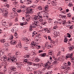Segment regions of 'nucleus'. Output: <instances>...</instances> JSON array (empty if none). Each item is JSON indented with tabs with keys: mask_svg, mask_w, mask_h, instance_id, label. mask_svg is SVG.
Here are the masks:
<instances>
[{
	"mask_svg": "<svg viewBox=\"0 0 74 74\" xmlns=\"http://www.w3.org/2000/svg\"><path fill=\"white\" fill-rule=\"evenodd\" d=\"M2 22H3V23L2 24V25H5L6 24V23H5V21L4 22V21H2Z\"/></svg>",
	"mask_w": 74,
	"mask_h": 74,
	"instance_id": "obj_51",
	"label": "nucleus"
},
{
	"mask_svg": "<svg viewBox=\"0 0 74 74\" xmlns=\"http://www.w3.org/2000/svg\"><path fill=\"white\" fill-rule=\"evenodd\" d=\"M5 12V13L3 14V16H7L8 15V11L7 10V9L5 8L0 9V12L1 13H3V12Z\"/></svg>",
	"mask_w": 74,
	"mask_h": 74,
	"instance_id": "obj_2",
	"label": "nucleus"
},
{
	"mask_svg": "<svg viewBox=\"0 0 74 74\" xmlns=\"http://www.w3.org/2000/svg\"><path fill=\"white\" fill-rule=\"evenodd\" d=\"M57 28H58V27H57V26H54L53 27V29H57Z\"/></svg>",
	"mask_w": 74,
	"mask_h": 74,
	"instance_id": "obj_58",
	"label": "nucleus"
},
{
	"mask_svg": "<svg viewBox=\"0 0 74 74\" xmlns=\"http://www.w3.org/2000/svg\"><path fill=\"white\" fill-rule=\"evenodd\" d=\"M24 63L27 64V65H33V66H38L39 65V64H36L31 62H29L28 60L26 59H25V60L24 61Z\"/></svg>",
	"mask_w": 74,
	"mask_h": 74,
	"instance_id": "obj_1",
	"label": "nucleus"
},
{
	"mask_svg": "<svg viewBox=\"0 0 74 74\" xmlns=\"http://www.w3.org/2000/svg\"><path fill=\"white\" fill-rule=\"evenodd\" d=\"M12 10L13 11H14V12H16L17 11V10H16V9L15 8H13L12 9Z\"/></svg>",
	"mask_w": 74,
	"mask_h": 74,
	"instance_id": "obj_45",
	"label": "nucleus"
},
{
	"mask_svg": "<svg viewBox=\"0 0 74 74\" xmlns=\"http://www.w3.org/2000/svg\"><path fill=\"white\" fill-rule=\"evenodd\" d=\"M47 24V22L45 21L42 23V24L43 25H45V26H46V25Z\"/></svg>",
	"mask_w": 74,
	"mask_h": 74,
	"instance_id": "obj_36",
	"label": "nucleus"
},
{
	"mask_svg": "<svg viewBox=\"0 0 74 74\" xmlns=\"http://www.w3.org/2000/svg\"><path fill=\"white\" fill-rule=\"evenodd\" d=\"M60 55H61V51H58L57 54L58 56H60Z\"/></svg>",
	"mask_w": 74,
	"mask_h": 74,
	"instance_id": "obj_47",
	"label": "nucleus"
},
{
	"mask_svg": "<svg viewBox=\"0 0 74 74\" xmlns=\"http://www.w3.org/2000/svg\"><path fill=\"white\" fill-rule=\"evenodd\" d=\"M4 45L5 46V47H8V46H10L9 44L8 43H6L5 44H4Z\"/></svg>",
	"mask_w": 74,
	"mask_h": 74,
	"instance_id": "obj_35",
	"label": "nucleus"
},
{
	"mask_svg": "<svg viewBox=\"0 0 74 74\" xmlns=\"http://www.w3.org/2000/svg\"><path fill=\"white\" fill-rule=\"evenodd\" d=\"M67 37H69V38H70L71 37V35L70 34H69V33L67 34Z\"/></svg>",
	"mask_w": 74,
	"mask_h": 74,
	"instance_id": "obj_48",
	"label": "nucleus"
},
{
	"mask_svg": "<svg viewBox=\"0 0 74 74\" xmlns=\"http://www.w3.org/2000/svg\"><path fill=\"white\" fill-rule=\"evenodd\" d=\"M63 64L64 66L66 67V68H69V66H67V63H64Z\"/></svg>",
	"mask_w": 74,
	"mask_h": 74,
	"instance_id": "obj_27",
	"label": "nucleus"
},
{
	"mask_svg": "<svg viewBox=\"0 0 74 74\" xmlns=\"http://www.w3.org/2000/svg\"><path fill=\"white\" fill-rule=\"evenodd\" d=\"M16 55H21V53L19 51H17L16 52Z\"/></svg>",
	"mask_w": 74,
	"mask_h": 74,
	"instance_id": "obj_29",
	"label": "nucleus"
},
{
	"mask_svg": "<svg viewBox=\"0 0 74 74\" xmlns=\"http://www.w3.org/2000/svg\"><path fill=\"white\" fill-rule=\"evenodd\" d=\"M6 41V40L4 39H2L1 40V42H2V43H4V42H5Z\"/></svg>",
	"mask_w": 74,
	"mask_h": 74,
	"instance_id": "obj_26",
	"label": "nucleus"
},
{
	"mask_svg": "<svg viewBox=\"0 0 74 74\" xmlns=\"http://www.w3.org/2000/svg\"><path fill=\"white\" fill-rule=\"evenodd\" d=\"M14 28V29L15 31H18V29L16 27H15V28Z\"/></svg>",
	"mask_w": 74,
	"mask_h": 74,
	"instance_id": "obj_60",
	"label": "nucleus"
},
{
	"mask_svg": "<svg viewBox=\"0 0 74 74\" xmlns=\"http://www.w3.org/2000/svg\"><path fill=\"white\" fill-rule=\"evenodd\" d=\"M52 20L51 19V18H49L48 19V22H49V23H51V21H52Z\"/></svg>",
	"mask_w": 74,
	"mask_h": 74,
	"instance_id": "obj_43",
	"label": "nucleus"
},
{
	"mask_svg": "<svg viewBox=\"0 0 74 74\" xmlns=\"http://www.w3.org/2000/svg\"><path fill=\"white\" fill-rule=\"evenodd\" d=\"M18 3L17 1H15L13 3V4H14V5H16V4H18Z\"/></svg>",
	"mask_w": 74,
	"mask_h": 74,
	"instance_id": "obj_53",
	"label": "nucleus"
},
{
	"mask_svg": "<svg viewBox=\"0 0 74 74\" xmlns=\"http://www.w3.org/2000/svg\"><path fill=\"white\" fill-rule=\"evenodd\" d=\"M45 7V10H48V5H46Z\"/></svg>",
	"mask_w": 74,
	"mask_h": 74,
	"instance_id": "obj_44",
	"label": "nucleus"
},
{
	"mask_svg": "<svg viewBox=\"0 0 74 74\" xmlns=\"http://www.w3.org/2000/svg\"><path fill=\"white\" fill-rule=\"evenodd\" d=\"M21 40L22 41H25L26 40V38H23L21 39Z\"/></svg>",
	"mask_w": 74,
	"mask_h": 74,
	"instance_id": "obj_59",
	"label": "nucleus"
},
{
	"mask_svg": "<svg viewBox=\"0 0 74 74\" xmlns=\"http://www.w3.org/2000/svg\"><path fill=\"white\" fill-rule=\"evenodd\" d=\"M74 46H70V47H69V49H74Z\"/></svg>",
	"mask_w": 74,
	"mask_h": 74,
	"instance_id": "obj_31",
	"label": "nucleus"
},
{
	"mask_svg": "<svg viewBox=\"0 0 74 74\" xmlns=\"http://www.w3.org/2000/svg\"><path fill=\"white\" fill-rule=\"evenodd\" d=\"M10 69L11 70H12V71H13L14 74H18V72L16 71L15 66H12L11 67Z\"/></svg>",
	"mask_w": 74,
	"mask_h": 74,
	"instance_id": "obj_9",
	"label": "nucleus"
},
{
	"mask_svg": "<svg viewBox=\"0 0 74 74\" xmlns=\"http://www.w3.org/2000/svg\"><path fill=\"white\" fill-rule=\"evenodd\" d=\"M40 12H39V13H37V15H38V17L39 18H42V16H41V14H40Z\"/></svg>",
	"mask_w": 74,
	"mask_h": 74,
	"instance_id": "obj_24",
	"label": "nucleus"
},
{
	"mask_svg": "<svg viewBox=\"0 0 74 74\" xmlns=\"http://www.w3.org/2000/svg\"><path fill=\"white\" fill-rule=\"evenodd\" d=\"M36 42H32L31 43V45H32V47H33V46H36Z\"/></svg>",
	"mask_w": 74,
	"mask_h": 74,
	"instance_id": "obj_25",
	"label": "nucleus"
},
{
	"mask_svg": "<svg viewBox=\"0 0 74 74\" xmlns=\"http://www.w3.org/2000/svg\"><path fill=\"white\" fill-rule=\"evenodd\" d=\"M33 28H36L37 26L39 25V22L38 21H35L34 24L32 25Z\"/></svg>",
	"mask_w": 74,
	"mask_h": 74,
	"instance_id": "obj_4",
	"label": "nucleus"
},
{
	"mask_svg": "<svg viewBox=\"0 0 74 74\" xmlns=\"http://www.w3.org/2000/svg\"><path fill=\"white\" fill-rule=\"evenodd\" d=\"M11 31H12V33H14V31H15V29H14V28H13V29H12L11 30Z\"/></svg>",
	"mask_w": 74,
	"mask_h": 74,
	"instance_id": "obj_57",
	"label": "nucleus"
},
{
	"mask_svg": "<svg viewBox=\"0 0 74 74\" xmlns=\"http://www.w3.org/2000/svg\"><path fill=\"white\" fill-rule=\"evenodd\" d=\"M51 43H52L53 44H54L55 43V41H54L53 40H50Z\"/></svg>",
	"mask_w": 74,
	"mask_h": 74,
	"instance_id": "obj_33",
	"label": "nucleus"
},
{
	"mask_svg": "<svg viewBox=\"0 0 74 74\" xmlns=\"http://www.w3.org/2000/svg\"><path fill=\"white\" fill-rule=\"evenodd\" d=\"M34 74H43V72L41 71V70H38L37 72L35 71L34 72Z\"/></svg>",
	"mask_w": 74,
	"mask_h": 74,
	"instance_id": "obj_10",
	"label": "nucleus"
},
{
	"mask_svg": "<svg viewBox=\"0 0 74 74\" xmlns=\"http://www.w3.org/2000/svg\"><path fill=\"white\" fill-rule=\"evenodd\" d=\"M38 21H39L40 22H42L43 21H44V20L43 19H40V18L39 19H38Z\"/></svg>",
	"mask_w": 74,
	"mask_h": 74,
	"instance_id": "obj_46",
	"label": "nucleus"
},
{
	"mask_svg": "<svg viewBox=\"0 0 74 74\" xmlns=\"http://www.w3.org/2000/svg\"><path fill=\"white\" fill-rule=\"evenodd\" d=\"M21 7L22 8H26V6L24 5H22Z\"/></svg>",
	"mask_w": 74,
	"mask_h": 74,
	"instance_id": "obj_64",
	"label": "nucleus"
},
{
	"mask_svg": "<svg viewBox=\"0 0 74 74\" xmlns=\"http://www.w3.org/2000/svg\"><path fill=\"white\" fill-rule=\"evenodd\" d=\"M3 71L4 72H6V71H7V68H6V66H4Z\"/></svg>",
	"mask_w": 74,
	"mask_h": 74,
	"instance_id": "obj_41",
	"label": "nucleus"
},
{
	"mask_svg": "<svg viewBox=\"0 0 74 74\" xmlns=\"http://www.w3.org/2000/svg\"><path fill=\"white\" fill-rule=\"evenodd\" d=\"M64 73H65V74H66L67 73H68L69 72H68L67 70H64Z\"/></svg>",
	"mask_w": 74,
	"mask_h": 74,
	"instance_id": "obj_40",
	"label": "nucleus"
},
{
	"mask_svg": "<svg viewBox=\"0 0 74 74\" xmlns=\"http://www.w3.org/2000/svg\"><path fill=\"white\" fill-rule=\"evenodd\" d=\"M52 61H53L54 62H55V63H57V61H58V60L57 59H56L55 60H52Z\"/></svg>",
	"mask_w": 74,
	"mask_h": 74,
	"instance_id": "obj_55",
	"label": "nucleus"
},
{
	"mask_svg": "<svg viewBox=\"0 0 74 74\" xmlns=\"http://www.w3.org/2000/svg\"><path fill=\"white\" fill-rule=\"evenodd\" d=\"M36 7V5H34L33 6H31V7L29 8H27V11H28L27 12L29 13V14H32V13H33L34 12V10L32 8H33V7Z\"/></svg>",
	"mask_w": 74,
	"mask_h": 74,
	"instance_id": "obj_3",
	"label": "nucleus"
},
{
	"mask_svg": "<svg viewBox=\"0 0 74 74\" xmlns=\"http://www.w3.org/2000/svg\"><path fill=\"white\" fill-rule=\"evenodd\" d=\"M33 19L34 21L38 20V19H40V18H38V17L36 15H34L33 18Z\"/></svg>",
	"mask_w": 74,
	"mask_h": 74,
	"instance_id": "obj_13",
	"label": "nucleus"
},
{
	"mask_svg": "<svg viewBox=\"0 0 74 74\" xmlns=\"http://www.w3.org/2000/svg\"><path fill=\"white\" fill-rule=\"evenodd\" d=\"M48 39H49V40H50V41H51V37H50V36H48Z\"/></svg>",
	"mask_w": 74,
	"mask_h": 74,
	"instance_id": "obj_63",
	"label": "nucleus"
},
{
	"mask_svg": "<svg viewBox=\"0 0 74 74\" xmlns=\"http://www.w3.org/2000/svg\"><path fill=\"white\" fill-rule=\"evenodd\" d=\"M1 58L3 60V61H4V62H5V61L7 60V56L5 55H4L3 56H1Z\"/></svg>",
	"mask_w": 74,
	"mask_h": 74,
	"instance_id": "obj_12",
	"label": "nucleus"
},
{
	"mask_svg": "<svg viewBox=\"0 0 74 74\" xmlns=\"http://www.w3.org/2000/svg\"><path fill=\"white\" fill-rule=\"evenodd\" d=\"M64 40L65 42H67L69 41V40H68V39H67V38H65Z\"/></svg>",
	"mask_w": 74,
	"mask_h": 74,
	"instance_id": "obj_32",
	"label": "nucleus"
},
{
	"mask_svg": "<svg viewBox=\"0 0 74 74\" xmlns=\"http://www.w3.org/2000/svg\"><path fill=\"white\" fill-rule=\"evenodd\" d=\"M56 0H52L51 3L52 5H55V1Z\"/></svg>",
	"mask_w": 74,
	"mask_h": 74,
	"instance_id": "obj_28",
	"label": "nucleus"
},
{
	"mask_svg": "<svg viewBox=\"0 0 74 74\" xmlns=\"http://www.w3.org/2000/svg\"><path fill=\"white\" fill-rule=\"evenodd\" d=\"M52 73V71H49L47 73H45V74H51Z\"/></svg>",
	"mask_w": 74,
	"mask_h": 74,
	"instance_id": "obj_49",
	"label": "nucleus"
},
{
	"mask_svg": "<svg viewBox=\"0 0 74 74\" xmlns=\"http://www.w3.org/2000/svg\"><path fill=\"white\" fill-rule=\"evenodd\" d=\"M38 9L39 10H42V8L41 6H39L38 8Z\"/></svg>",
	"mask_w": 74,
	"mask_h": 74,
	"instance_id": "obj_38",
	"label": "nucleus"
},
{
	"mask_svg": "<svg viewBox=\"0 0 74 74\" xmlns=\"http://www.w3.org/2000/svg\"><path fill=\"white\" fill-rule=\"evenodd\" d=\"M66 57L67 59H68V58H70L71 59V60H74V58H73V54H70V53H67L66 55Z\"/></svg>",
	"mask_w": 74,
	"mask_h": 74,
	"instance_id": "obj_5",
	"label": "nucleus"
},
{
	"mask_svg": "<svg viewBox=\"0 0 74 74\" xmlns=\"http://www.w3.org/2000/svg\"><path fill=\"white\" fill-rule=\"evenodd\" d=\"M30 56V54H27V55H25L24 57L25 58H29Z\"/></svg>",
	"mask_w": 74,
	"mask_h": 74,
	"instance_id": "obj_21",
	"label": "nucleus"
},
{
	"mask_svg": "<svg viewBox=\"0 0 74 74\" xmlns=\"http://www.w3.org/2000/svg\"><path fill=\"white\" fill-rule=\"evenodd\" d=\"M27 70H28V71H32V70L30 69V68L29 67H28L27 69Z\"/></svg>",
	"mask_w": 74,
	"mask_h": 74,
	"instance_id": "obj_54",
	"label": "nucleus"
},
{
	"mask_svg": "<svg viewBox=\"0 0 74 74\" xmlns=\"http://www.w3.org/2000/svg\"><path fill=\"white\" fill-rule=\"evenodd\" d=\"M4 52H3V51H0V54L1 55V56H4V55H3V54H4Z\"/></svg>",
	"mask_w": 74,
	"mask_h": 74,
	"instance_id": "obj_39",
	"label": "nucleus"
},
{
	"mask_svg": "<svg viewBox=\"0 0 74 74\" xmlns=\"http://www.w3.org/2000/svg\"><path fill=\"white\" fill-rule=\"evenodd\" d=\"M37 32L36 31H34L33 32H32V37H34V35L35 36H37Z\"/></svg>",
	"mask_w": 74,
	"mask_h": 74,
	"instance_id": "obj_17",
	"label": "nucleus"
},
{
	"mask_svg": "<svg viewBox=\"0 0 74 74\" xmlns=\"http://www.w3.org/2000/svg\"><path fill=\"white\" fill-rule=\"evenodd\" d=\"M47 43H48L47 42L45 44V45L47 48L49 49L50 48H53V47H52V44H47Z\"/></svg>",
	"mask_w": 74,
	"mask_h": 74,
	"instance_id": "obj_8",
	"label": "nucleus"
},
{
	"mask_svg": "<svg viewBox=\"0 0 74 74\" xmlns=\"http://www.w3.org/2000/svg\"><path fill=\"white\" fill-rule=\"evenodd\" d=\"M40 56L41 57H45L46 56V53H44L43 54H40Z\"/></svg>",
	"mask_w": 74,
	"mask_h": 74,
	"instance_id": "obj_22",
	"label": "nucleus"
},
{
	"mask_svg": "<svg viewBox=\"0 0 74 74\" xmlns=\"http://www.w3.org/2000/svg\"><path fill=\"white\" fill-rule=\"evenodd\" d=\"M16 67L18 68V69H21V67H22V64H18L16 66Z\"/></svg>",
	"mask_w": 74,
	"mask_h": 74,
	"instance_id": "obj_19",
	"label": "nucleus"
},
{
	"mask_svg": "<svg viewBox=\"0 0 74 74\" xmlns=\"http://www.w3.org/2000/svg\"><path fill=\"white\" fill-rule=\"evenodd\" d=\"M49 64H50V62H47L45 64L44 66L45 67V68H43V69H42V71H45V69L47 68V67H48Z\"/></svg>",
	"mask_w": 74,
	"mask_h": 74,
	"instance_id": "obj_6",
	"label": "nucleus"
},
{
	"mask_svg": "<svg viewBox=\"0 0 74 74\" xmlns=\"http://www.w3.org/2000/svg\"><path fill=\"white\" fill-rule=\"evenodd\" d=\"M10 18L11 19H13L14 18V16L13 14V13H12L10 14Z\"/></svg>",
	"mask_w": 74,
	"mask_h": 74,
	"instance_id": "obj_20",
	"label": "nucleus"
},
{
	"mask_svg": "<svg viewBox=\"0 0 74 74\" xmlns=\"http://www.w3.org/2000/svg\"><path fill=\"white\" fill-rule=\"evenodd\" d=\"M18 45L19 46V48H22V46L21 45V42H20V43L18 44Z\"/></svg>",
	"mask_w": 74,
	"mask_h": 74,
	"instance_id": "obj_42",
	"label": "nucleus"
},
{
	"mask_svg": "<svg viewBox=\"0 0 74 74\" xmlns=\"http://www.w3.org/2000/svg\"><path fill=\"white\" fill-rule=\"evenodd\" d=\"M61 69H67L68 70H70V67H69V68H66V67L64 66V65L61 66Z\"/></svg>",
	"mask_w": 74,
	"mask_h": 74,
	"instance_id": "obj_18",
	"label": "nucleus"
},
{
	"mask_svg": "<svg viewBox=\"0 0 74 74\" xmlns=\"http://www.w3.org/2000/svg\"><path fill=\"white\" fill-rule=\"evenodd\" d=\"M40 61V59L38 58H36L34 60V61L35 62H38Z\"/></svg>",
	"mask_w": 74,
	"mask_h": 74,
	"instance_id": "obj_30",
	"label": "nucleus"
},
{
	"mask_svg": "<svg viewBox=\"0 0 74 74\" xmlns=\"http://www.w3.org/2000/svg\"><path fill=\"white\" fill-rule=\"evenodd\" d=\"M43 12H44L45 13L43 14V16L44 17H46V18L48 17V14L45 11H42Z\"/></svg>",
	"mask_w": 74,
	"mask_h": 74,
	"instance_id": "obj_11",
	"label": "nucleus"
},
{
	"mask_svg": "<svg viewBox=\"0 0 74 74\" xmlns=\"http://www.w3.org/2000/svg\"><path fill=\"white\" fill-rule=\"evenodd\" d=\"M16 60V56H13L10 59V62H15V60Z\"/></svg>",
	"mask_w": 74,
	"mask_h": 74,
	"instance_id": "obj_7",
	"label": "nucleus"
},
{
	"mask_svg": "<svg viewBox=\"0 0 74 74\" xmlns=\"http://www.w3.org/2000/svg\"><path fill=\"white\" fill-rule=\"evenodd\" d=\"M17 11L18 12V13H20V12H22V10L20 9H18V10H17Z\"/></svg>",
	"mask_w": 74,
	"mask_h": 74,
	"instance_id": "obj_52",
	"label": "nucleus"
},
{
	"mask_svg": "<svg viewBox=\"0 0 74 74\" xmlns=\"http://www.w3.org/2000/svg\"><path fill=\"white\" fill-rule=\"evenodd\" d=\"M51 29H47V33H51Z\"/></svg>",
	"mask_w": 74,
	"mask_h": 74,
	"instance_id": "obj_37",
	"label": "nucleus"
},
{
	"mask_svg": "<svg viewBox=\"0 0 74 74\" xmlns=\"http://www.w3.org/2000/svg\"><path fill=\"white\" fill-rule=\"evenodd\" d=\"M16 43H17V41H16L15 40L11 41L10 42V44H11V45H15Z\"/></svg>",
	"mask_w": 74,
	"mask_h": 74,
	"instance_id": "obj_14",
	"label": "nucleus"
},
{
	"mask_svg": "<svg viewBox=\"0 0 74 74\" xmlns=\"http://www.w3.org/2000/svg\"><path fill=\"white\" fill-rule=\"evenodd\" d=\"M67 63L68 66H70V65H71V62H70L68 61Z\"/></svg>",
	"mask_w": 74,
	"mask_h": 74,
	"instance_id": "obj_61",
	"label": "nucleus"
},
{
	"mask_svg": "<svg viewBox=\"0 0 74 74\" xmlns=\"http://www.w3.org/2000/svg\"><path fill=\"white\" fill-rule=\"evenodd\" d=\"M58 60H59V61H62V58H61L59 57L58 58Z\"/></svg>",
	"mask_w": 74,
	"mask_h": 74,
	"instance_id": "obj_56",
	"label": "nucleus"
},
{
	"mask_svg": "<svg viewBox=\"0 0 74 74\" xmlns=\"http://www.w3.org/2000/svg\"><path fill=\"white\" fill-rule=\"evenodd\" d=\"M37 36L35 38V41H38V39H37V38H38Z\"/></svg>",
	"mask_w": 74,
	"mask_h": 74,
	"instance_id": "obj_50",
	"label": "nucleus"
},
{
	"mask_svg": "<svg viewBox=\"0 0 74 74\" xmlns=\"http://www.w3.org/2000/svg\"><path fill=\"white\" fill-rule=\"evenodd\" d=\"M13 36L12 35H10V40H12L13 39Z\"/></svg>",
	"mask_w": 74,
	"mask_h": 74,
	"instance_id": "obj_34",
	"label": "nucleus"
},
{
	"mask_svg": "<svg viewBox=\"0 0 74 74\" xmlns=\"http://www.w3.org/2000/svg\"><path fill=\"white\" fill-rule=\"evenodd\" d=\"M53 34H54L55 36H59L60 35V33L59 32H57L56 31H54Z\"/></svg>",
	"mask_w": 74,
	"mask_h": 74,
	"instance_id": "obj_16",
	"label": "nucleus"
},
{
	"mask_svg": "<svg viewBox=\"0 0 74 74\" xmlns=\"http://www.w3.org/2000/svg\"><path fill=\"white\" fill-rule=\"evenodd\" d=\"M5 7H8V8H9V5L8 4H6L5 5Z\"/></svg>",
	"mask_w": 74,
	"mask_h": 74,
	"instance_id": "obj_62",
	"label": "nucleus"
},
{
	"mask_svg": "<svg viewBox=\"0 0 74 74\" xmlns=\"http://www.w3.org/2000/svg\"><path fill=\"white\" fill-rule=\"evenodd\" d=\"M63 20H62L61 19H59L58 20V23H63Z\"/></svg>",
	"mask_w": 74,
	"mask_h": 74,
	"instance_id": "obj_23",
	"label": "nucleus"
},
{
	"mask_svg": "<svg viewBox=\"0 0 74 74\" xmlns=\"http://www.w3.org/2000/svg\"><path fill=\"white\" fill-rule=\"evenodd\" d=\"M25 16H26V20L27 21V22H29L30 21V19L29 15H26Z\"/></svg>",
	"mask_w": 74,
	"mask_h": 74,
	"instance_id": "obj_15",
	"label": "nucleus"
}]
</instances>
